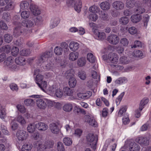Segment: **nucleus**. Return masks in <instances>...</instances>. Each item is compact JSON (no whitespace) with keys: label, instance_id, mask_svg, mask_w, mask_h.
<instances>
[{"label":"nucleus","instance_id":"obj_64","mask_svg":"<svg viewBox=\"0 0 151 151\" xmlns=\"http://www.w3.org/2000/svg\"><path fill=\"white\" fill-rule=\"evenodd\" d=\"M46 148L47 147L46 145L39 143L38 144L37 150V151H45Z\"/></svg>","mask_w":151,"mask_h":151},{"label":"nucleus","instance_id":"obj_12","mask_svg":"<svg viewBox=\"0 0 151 151\" xmlns=\"http://www.w3.org/2000/svg\"><path fill=\"white\" fill-rule=\"evenodd\" d=\"M85 122L94 127H97V123L95 121L93 117L89 115H86L84 117Z\"/></svg>","mask_w":151,"mask_h":151},{"label":"nucleus","instance_id":"obj_11","mask_svg":"<svg viewBox=\"0 0 151 151\" xmlns=\"http://www.w3.org/2000/svg\"><path fill=\"white\" fill-rule=\"evenodd\" d=\"M34 1L31 0H24L21 1L20 7L22 9H26L29 7V9L34 4Z\"/></svg>","mask_w":151,"mask_h":151},{"label":"nucleus","instance_id":"obj_44","mask_svg":"<svg viewBox=\"0 0 151 151\" xmlns=\"http://www.w3.org/2000/svg\"><path fill=\"white\" fill-rule=\"evenodd\" d=\"M150 19V16L147 14H144L143 17V22L144 23V26L147 27L148 23Z\"/></svg>","mask_w":151,"mask_h":151},{"label":"nucleus","instance_id":"obj_43","mask_svg":"<svg viewBox=\"0 0 151 151\" xmlns=\"http://www.w3.org/2000/svg\"><path fill=\"white\" fill-rule=\"evenodd\" d=\"M2 18L7 22H9L11 19L10 13L8 12H4L2 15Z\"/></svg>","mask_w":151,"mask_h":151},{"label":"nucleus","instance_id":"obj_36","mask_svg":"<svg viewBox=\"0 0 151 151\" xmlns=\"http://www.w3.org/2000/svg\"><path fill=\"white\" fill-rule=\"evenodd\" d=\"M119 62L120 64H126L130 62V60L126 56L122 55L121 56L120 58Z\"/></svg>","mask_w":151,"mask_h":151},{"label":"nucleus","instance_id":"obj_21","mask_svg":"<svg viewBox=\"0 0 151 151\" xmlns=\"http://www.w3.org/2000/svg\"><path fill=\"white\" fill-rule=\"evenodd\" d=\"M30 10L33 15L37 16L41 13V11L38 6L35 5L34 2V4L30 8Z\"/></svg>","mask_w":151,"mask_h":151},{"label":"nucleus","instance_id":"obj_13","mask_svg":"<svg viewBox=\"0 0 151 151\" xmlns=\"http://www.w3.org/2000/svg\"><path fill=\"white\" fill-rule=\"evenodd\" d=\"M41 72L39 69H36L35 70L34 72V77L35 81L37 84L41 82L43 78V76L40 74Z\"/></svg>","mask_w":151,"mask_h":151},{"label":"nucleus","instance_id":"obj_20","mask_svg":"<svg viewBox=\"0 0 151 151\" xmlns=\"http://www.w3.org/2000/svg\"><path fill=\"white\" fill-rule=\"evenodd\" d=\"M94 33L96 38L98 40H103L106 37V35L104 32H99L97 30H94Z\"/></svg>","mask_w":151,"mask_h":151},{"label":"nucleus","instance_id":"obj_9","mask_svg":"<svg viewBox=\"0 0 151 151\" xmlns=\"http://www.w3.org/2000/svg\"><path fill=\"white\" fill-rule=\"evenodd\" d=\"M103 58L104 60L109 61L112 63L116 64L118 62L119 56L115 53H110L108 55H104Z\"/></svg>","mask_w":151,"mask_h":151},{"label":"nucleus","instance_id":"obj_38","mask_svg":"<svg viewBox=\"0 0 151 151\" xmlns=\"http://www.w3.org/2000/svg\"><path fill=\"white\" fill-rule=\"evenodd\" d=\"M36 128V124L31 123L28 125L27 129L28 132H34Z\"/></svg>","mask_w":151,"mask_h":151},{"label":"nucleus","instance_id":"obj_17","mask_svg":"<svg viewBox=\"0 0 151 151\" xmlns=\"http://www.w3.org/2000/svg\"><path fill=\"white\" fill-rule=\"evenodd\" d=\"M79 89L77 91V96L80 99H85L89 98L92 95V93L90 91H87L86 93H83L78 92Z\"/></svg>","mask_w":151,"mask_h":151},{"label":"nucleus","instance_id":"obj_7","mask_svg":"<svg viewBox=\"0 0 151 151\" xmlns=\"http://www.w3.org/2000/svg\"><path fill=\"white\" fill-rule=\"evenodd\" d=\"M137 4V9L136 10H134V12L136 11L139 14H142L145 12V10L141 6H150L151 5V0H142V3L138 2Z\"/></svg>","mask_w":151,"mask_h":151},{"label":"nucleus","instance_id":"obj_45","mask_svg":"<svg viewBox=\"0 0 151 151\" xmlns=\"http://www.w3.org/2000/svg\"><path fill=\"white\" fill-rule=\"evenodd\" d=\"M68 47V45L65 42H62L60 46V47L62 49L63 51L65 52L68 51L69 50Z\"/></svg>","mask_w":151,"mask_h":151},{"label":"nucleus","instance_id":"obj_26","mask_svg":"<svg viewBox=\"0 0 151 151\" xmlns=\"http://www.w3.org/2000/svg\"><path fill=\"white\" fill-rule=\"evenodd\" d=\"M28 133H17V136L19 141H22L26 139L28 136Z\"/></svg>","mask_w":151,"mask_h":151},{"label":"nucleus","instance_id":"obj_14","mask_svg":"<svg viewBox=\"0 0 151 151\" xmlns=\"http://www.w3.org/2000/svg\"><path fill=\"white\" fill-rule=\"evenodd\" d=\"M54 64L52 63L51 61L49 63H47L45 66H44L43 68L45 70H51L56 73H57L59 71V69L58 67H54L53 66Z\"/></svg>","mask_w":151,"mask_h":151},{"label":"nucleus","instance_id":"obj_22","mask_svg":"<svg viewBox=\"0 0 151 151\" xmlns=\"http://www.w3.org/2000/svg\"><path fill=\"white\" fill-rule=\"evenodd\" d=\"M69 47L71 51H75L79 48V45L78 42L76 41H72L70 43Z\"/></svg>","mask_w":151,"mask_h":151},{"label":"nucleus","instance_id":"obj_1","mask_svg":"<svg viewBox=\"0 0 151 151\" xmlns=\"http://www.w3.org/2000/svg\"><path fill=\"white\" fill-rule=\"evenodd\" d=\"M35 24L33 21L31 20L23 21L14 30L13 35L17 37L21 35H24L29 33L35 32L33 29Z\"/></svg>","mask_w":151,"mask_h":151},{"label":"nucleus","instance_id":"obj_16","mask_svg":"<svg viewBox=\"0 0 151 151\" xmlns=\"http://www.w3.org/2000/svg\"><path fill=\"white\" fill-rule=\"evenodd\" d=\"M119 38L116 35L111 34L109 35L107 38L108 41L110 43L113 45H116L118 43L119 41Z\"/></svg>","mask_w":151,"mask_h":151},{"label":"nucleus","instance_id":"obj_18","mask_svg":"<svg viewBox=\"0 0 151 151\" xmlns=\"http://www.w3.org/2000/svg\"><path fill=\"white\" fill-rule=\"evenodd\" d=\"M135 141L142 145L147 146L149 145V140L147 137H140L135 139Z\"/></svg>","mask_w":151,"mask_h":151},{"label":"nucleus","instance_id":"obj_32","mask_svg":"<svg viewBox=\"0 0 151 151\" xmlns=\"http://www.w3.org/2000/svg\"><path fill=\"white\" fill-rule=\"evenodd\" d=\"M100 6L103 10H107L110 9L111 5L109 2L106 1L101 2L100 4Z\"/></svg>","mask_w":151,"mask_h":151},{"label":"nucleus","instance_id":"obj_61","mask_svg":"<svg viewBox=\"0 0 151 151\" xmlns=\"http://www.w3.org/2000/svg\"><path fill=\"white\" fill-rule=\"evenodd\" d=\"M134 0H127L126 2V6L129 8H132L134 5Z\"/></svg>","mask_w":151,"mask_h":151},{"label":"nucleus","instance_id":"obj_5","mask_svg":"<svg viewBox=\"0 0 151 151\" xmlns=\"http://www.w3.org/2000/svg\"><path fill=\"white\" fill-rule=\"evenodd\" d=\"M66 3L69 6H73L75 10L78 12L81 11L82 2L81 0H67Z\"/></svg>","mask_w":151,"mask_h":151},{"label":"nucleus","instance_id":"obj_47","mask_svg":"<svg viewBox=\"0 0 151 151\" xmlns=\"http://www.w3.org/2000/svg\"><path fill=\"white\" fill-rule=\"evenodd\" d=\"M129 19L128 17H123L119 19L120 23L122 25H125L129 22Z\"/></svg>","mask_w":151,"mask_h":151},{"label":"nucleus","instance_id":"obj_54","mask_svg":"<svg viewBox=\"0 0 151 151\" xmlns=\"http://www.w3.org/2000/svg\"><path fill=\"white\" fill-rule=\"evenodd\" d=\"M133 55L135 57L138 58H142L143 56V54L142 51L140 50H136L133 53Z\"/></svg>","mask_w":151,"mask_h":151},{"label":"nucleus","instance_id":"obj_29","mask_svg":"<svg viewBox=\"0 0 151 151\" xmlns=\"http://www.w3.org/2000/svg\"><path fill=\"white\" fill-rule=\"evenodd\" d=\"M57 122L52 123L50 124V128L52 132H59L60 128L58 127Z\"/></svg>","mask_w":151,"mask_h":151},{"label":"nucleus","instance_id":"obj_40","mask_svg":"<svg viewBox=\"0 0 151 151\" xmlns=\"http://www.w3.org/2000/svg\"><path fill=\"white\" fill-rule=\"evenodd\" d=\"M16 121L22 125H25L26 123L24 118L21 115H19L16 118Z\"/></svg>","mask_w":151,"mask_h":151},{"label":"nucleus","instance_id":"obj_58","mask_svg":"<svg viewBox=\"0 0 151 151\" xmlns=\"http://www.w3.org/2000/svg\"><path fill=\"white\" fill-rule=\"evenodd\" d=\"M126 110L127 109L125 106H123L121 107L118 111V116L120 117L122 116L126 112Z\"/></svg>","mask_w":151,"mask_h":151},{"label":"nucleus","instance_id":"obj_23","mask_svg":"<svg viewBox=\"0 0 151 151\" xmlns=\"http://www.w3.org/2000/svg\"><path fill=\"white\" fill-rule=\"evenodd\" d=\"M39 87L41 88V89L44 92H50V91L48 90L49 88L50 87V86L47 87V83L45 81H42L41 84L39 83L38 84H37Z\"/></svg>","mask_w":151,"mask_h":151},{"label":"nucleus","instance_id":"obj_2","mask_svg":"<svg viewBox=\"0 0 151 151\" xmlns=\"http://www.w3.org/2000/svg\"><path fill=\"white\" fill-rule=\"evenodd\" d=\"M14 60L13 57L10 56L8 57L4 61V64L7 66V68L12 71H17L19 69H21L22 70H25V68L23 66H19L14 64H13Z\"/></svg>","mask_w":151,"mask_h":151},{"label":"nucleus","instance_id":"obj_30","mask_svg":"<svg viewBox=\"0 0 151 151\" xmlns=\"http://www.w3.org/2000/svg\"><path fill=\"white\" fill-rule=\"evenodd\" d=\"M6 112L5 107L2 106L0 102V118L2 119H4L6 117Z\"/></svg>","mask_w":151,"mask_h":151},{"label":"nucleus","instance_id":"obj_46","mask_svg":"<svg viewBox=\"0 0 151 151\" xmlns=\"http://www.w3.org/2000/svg\"><path fill=\"white\" fill-rule=\"evenodd\" d=\"M16 107L18 111L22 114H24L26 112V109L23 105L18 104Z\"/></svg>","mask_w":151,"mask_h":151},{"label":"nucleus","instance_id":"obj_8","mask_svg":"<svg viewBox=\"0 0 151 151\" xmlns=\"http://www.w3.org/2000/svg\"><path fill=\"white\" fill-rule=\"evenodd\" d=\"M87 141L90 142L91 147L93 149H96L98 140V135L96 134L95 136L91 133H89L86 137Z\"/></svg>","mask_w":151,"mask_h":151},{"label":"nucleus","instance_id":"obj_25","mask_svg":"<svg viewBox=\"0 0 151 151\" xmlns=\"http://www.w3.org/2000/svg\"><path fill=\"white\" fill-rule=\"evenodd\" d=\"M130 151H139L140 147L139 145L134 142H131L129 145Z\"/></svg>","mask_w":151,"mask_h":151},{"label":"nucleus","instance_id":"obj_48","mask_svg":"<svg viewBox=\"0 0 151 151\" xmlns=\"http://www.w3.org/2000/svg\"><path fill=\"white\" fill-rule=\"evenodd\" d=\"M63 142L66 146H70L72 143V140L68 137H65L63 139Z\"/></svg>","mask_w":151,"mask_h":151},{"label":"nucleus","instance_id":"obj_34","mask_svg":"<svg viewBox=\"0 0 151 151\" xmlns=\"http://www.w3.org/2000/svg\"><path fill=\"white\" fill-rule=\"evenodd\" d=\"M15 62L17 64L23 65L25 64V60L24 57L20 56L16 58L15 59Z\"/></svg>","mask_w":151,"mask_h":151},{"label":"nucleus","instance_id":"obj_42","mask_svg":"<svg viewBox=\"0 0 151 151\" xmlns=\"http://www.w3.org/2000/svg\"><path fill=\"white\" fill-rule=\"evenodd\" d=\"M64 91L65 93L67 96H72L73 95L72 90L68 87H65L64 88Z\"/></svg>","mask_w":151,"mask_h":151},{"label":"nucleus","instance_id":"obj_19","mask_svg":"<svg viewBox=\"0 0 151 151\" xmlns=\"http://www.w3.org/2000/svg\"><path fill=\"white\" fill-rule=\"evenodd\" d=\"M112 6L116 10H121L124 8V4L121 1H116L113 3Z\"/></svg>","mask_w":151,"mask_h":151},{"label":"nucleus","instance_id":"obj_57","mask_svg":"<svg viewBox=\"0 0 151 151\" xmlns=\"http://www.w3.org/2000/svg\"><path fill=\"white\" fill-rule=\"evenodd\" d=\"M78 77L82 80H84L86 78V74L85 72L83 71H79L78 73Z\"/></svg>","mask_w":151,"mask_h":151},{"label":"nucleus","instance_id":"obj_55","mask_svg":"<svg viewBox=\"0 0 151 151\" xmlns=\"http://www.w3.org/2000/svg\"><path fill=\"white\" fill-rule=\"evenodd\" d=\"M4 39L5 42L9 43L12 40V36L10 34H6L4 35Z\"/></svg>","mask_w":151,"mask_h":151},{"label":"nucleus","instance_id":"obj_28","mask_svg":"<svg viewBox=\"0 0 151 151\" xmlns=\"http://www.w3.org/2000/svg\"><path fill=\"white\" fill-rule=\"evenodd\" d=\"M142 16L138 14H133L131 17V21L133 23H136L142 19Z\"/></svg>","mask_w":151,"mask_h":151},{"label":"nucleus","instance_id":"obj_27","mask_svg":"<svg viewBox=\"0 0 151 151\" xmlns=\"http://www.w3.org/2000/svg\"><path fill=\"white\" fill-rule=\"evenodd\" d=\"M36 127L39 130L42 131H45L48 128V126L46 124L42 122H39L36 124Z\"/></svg>","mask_w":151,"mask_h":151},{"label":"nucleus","instance_id":"obj_35","mask_svg":"<svg viewBox=\"0 0 151 151\" xmlns=\"http://www.w3.org/2000/svg\"><path fill=\"white\" fill-rule=\"evenodd\" d=\"M32 147V145L29 142L26 143L22 146V151H30Z\"/></svg>","mask_w":151,"mask_h":151},{"label":"nucleus","instance_id":"obj_3","mask_svg":"<svg viewBox=\"0 0 151 151\" xmlns=\"http://www.w3.org/2000/svg\"><path fill=\"white\" fill-rule=\"evenodd\" d=\"M74 107V111L77 113L81 112L83 113H85V111L84 110L79 108L76 104L73 103H67L65 104L63 107V109L65 111L69 112L71 111Z\"/></svg>","mask_w":151,"mask_h":151},{"label":"nucleus","instance_id":"obj_6","mask_svg":"<svg viewBox=\"0 0 151 151\" xmlns=\"http://www.w3.org/2000/svg\"><path fill=\"white\" fill-rule=\"evenodd\" d=\"M41 96L38 95H33L30 97L33 98H38L36 100V102L37 106L39 109H44L47 106L46 99L40 98Z\"/></svg>","mask_w":151,"mask_h":151},{"label":"nucleus","instance_id":"obj_50","mask_svg":"<svg viewBox=\"0 0 151 151\" xmlns=\"http://www.w3.org/2000/svg\"><path fill=\"white\" fill-rule=\"evenodd\" d=\"M4 11H9L12 9L13 7V3L11 1L9 2L4 7H3Z\"/></svg>","mask_w":151,"mask_h":151},{"label":"nucleus","instance_id":"obj_10","mask_svg":"<svg viewBox=\"0 0 151 151\" xmlns=\"http://www.w3.org/2000/svg\"><path fill=\"white\" fill-rule=\"evenodd\" d=\"M52 53L51 52H47L43 53L42 55L38 58L37 63L39 64L40 63H43L45 60L47 59L48 62L50 60V57L52 56Z\"/></svg>","mask_w":151,"mask_h":151},{"label":"nucleus","instance_id":"obj_53","mask_svg":"<svg viewBox=\"0 0 151 151\" xmlns=\"http://www.w3.org/2000/svg\"><path fill=\"white\" fill-rule=\"evenodd\" d=\"M24 102L27 106H31L34 104L35 101L32 99H28L24 100Z\"/></svg>","mask_w":151,"mask_h":151},{"label":"nucleus","instance_id":"obj_41","mask_svg":"<svg viewBox=\"0 0 151 151\" xmlns=\"http://www.w3.org/2000/svg\"><path fill=\"white\" fill-rule=\"evenodd\" d=\"M149 99L147 98H144L140 102L139 106L140 108L143 109L145 106L148 103Z\"/></svg>","mask_w":151,"mask_h":151},{"label":"nucleus","instance_id":"obj_59","mask_svg":"<svg viewBox=\"0 0 151 151\" xmlns=\"http://www.w3.org/2000/svg\"><path fill=\"white\" fill-rule=\"evenodd\" d=\"M124 95V92H122L116 99V103L117 106L119 105Z\"/></svg>","mask_w":151,"mask_h":151},{"label":"nucleus","instance_id":"obj_4","mask_svg":"<svg viewBox=\"0 0 151 151\" xmlns=\"http://www.w3.org/2000/svg\"><path fill=\"white\" fill-rule=\"evenodd\" d=\"M50 94L52 96H56L58 98H61L63 94V91L62 89L59 88L58 85L54 84L48 89Z\"/></svg>","mask_w":151,"mask_h":151},{"label":"nucleus","instance_id":"obj_49","mask_svg":"<svg viewBox=\"0 0 151 151\" xmlns=\"http://www.w3.org/2000/svg\"><path fill=\"white\" fill-rule=\"evenodd\" d=\"M59 23V21L58 19H55L51 20L50 27L52 28H54L57 26Z\"/></svg>","mask_w":151,"mask_h":151},{"label":"nucleus","instance_id":"obj_31","mask_svg":"<svg viewBox=\"0 0 151 151\" xmlns=\"http://www.w3.org/2000/svg\"><path fill=\"white\" fill-rule=\"evenodd\" d=\"M75 74L74 70L73 69H70L67 70L64 73H63V76L67 78L74 77Z\"/></svg>","mask_w":151,"mask_h":151},{"label":"nucleus","instance_id":"obj_62","mask_svg":"<svg viewBox=\"0 0 151 151\" xmlns=\"http://www.w3.org/2000/svg\"><path fill=\"white\" fill-rule=\"evenodd\" d=\"M122 121L123 124L124 125L128 124L130 120L127 114H126L123 117Z\"/></svg>","mask_w":151,"mask_h":151},{"label":"nucleus","instance_id":"obj_15","mask_svg":"<svg viewBox=\"0 0 151 151\" xmlns=\"http://www.w3.org/2000/svg\"><path fill=\"white\" fill-rule=\"evenodd\" d=\"M54 64L52 63L51 61L49 63H47L45 66H44L43 68L45 70H51L56 73H57L59 71V69L58 67H54L53 66Z\"/></svg>","mask_w":151,"mask_h":151},{"label":"nucleus","instance_id":"obj_63","mask_svg":"<svg viewBox=\"0 0 151 151\" xmlns=\"http://www.w3.org/2000/svg\"><path fill=\"white\" fill-rule=\"evenodd\" d=\"M57 149L58 151H65L64 146L62 142H58L57 143Z\"/></svg>","mask_w":151,"mask_h":151},{"label":"nucleus","instance_id":"obj_24","mask_svg":"<svg viewBox=\"0 0 151 151\" xmlns=\"http://www.w3.org/2000/svg\"><path fill=\"white\" fill-rule=\"evenodd\" d=\"M90 12L94 13H98L100 14H102V11L101 10L99 7L95 5H93L89 9Z\"/></svg>","mask_w":151,"mask_h":151},{"label":"nucleus","instance_id":"obj_52","mask_svg":"<svg viewBox=\"0 0 151 151\" xmlns=\"http://www.w3.org/2000/svg\"><path fill=\"white\" fill-rule=\"evenodd\" d=\"M87 60L90 63H93L95 61V58L91 53H88L87 55Z\"/></svg>","mask_w":151,"mask_h":151},{"label":"nucleus","instance_id":"obj_33","mask_svg":"<svg viewBox=\"0 0 151 151\" xmlns=\"http://www.w3.org/2000/svg\"><path fill=\"white\" fill-rule=\"evenodd\" d=\"M79 53L77 52H71L69 55V59L72 61H74L78 58Z\"/></svg>","mask_w":151,"mask_h":151},{"label":"nucleus","instance_id":"obj_39","mask_svg":"<svg viewBox=\"0 0 151 151\" xmlns=\"http://www.w3.org/2000/svg\"><path fill=\"white\" fill-rule=\"evenodd\" d=\"M69 84L70 88H74L76 84V81L74 77L69 78Z\"/></svg>","mask_w":151,"mask_h":151},{"label":"nucleus","instance_id":"obj_56","mask_svg":"<svg viewBox=\"0 0 151 151\" xmlns=\"http://www.w3.org/2000/svg\"><path fill=\"white\" fill-rule=\"evenodd\" d=\"M63 51L62 49L60 47V46H57L55 47L54 49V52L57 55H60L62 54Z\"/></svg>","mask_w":151,"mask_h":151},{"label":"nucleus","instance_id":"obj_60","mask_svg":"<svg viewBox=\"0 0 151 151\" xmlns=\"http://www.w3.org/2000/svg\"><path fill=\"white\" fill-rule=\"evenodd\" d=\"M102 14H100L101 15L102 20L105 21H108L110 18V17L109 15L107 14H105L104 12L102 11Z\"/></svg>","mask_w":151,"mask_h":151},{"label":"nucleus","instance_id":"obj_51","mask_svg":"<svg viewBox=\"0 0 151 151\" xmlns=\"http://www.w3.org/2000/svg\"><path fill=\"white\" fill-rule=\"evenodd\" d=\"M89 20L95 22L98 19V16L97 14H90L88 17Z\"/></svg>","mask_w":151,"mask_h":151},{"label":"nucleus","instance_id":"obj_37","mask_svg":"<svg viewBox=\"0 0 151 151\" xmlns=\"http://www.w3.org/2000/svg\"><path fill=\"white\" fill-rule=\"evenodd\" d=\"M86 62V60L85 57H82L78 59L77 61V65L79 67L84 66Z\"/></svg>","mask_w":151,"mask_h":151}]
</instances>
